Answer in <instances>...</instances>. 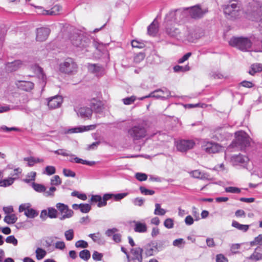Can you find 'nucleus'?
<instances>
[{"instance_id": "obj_63", "label": "nucleus", "mask_w": 262, "mask_h": 262, "mask_svg": "<svg viewBox=\"0 0 262 262\" xmlns=\"http://www.w3.org/2000/svg\"><path fill=\"white\" fill-rule=\"evenodd\" d=\"M94 242H97L100 239V233L98 232L97 233L90 234L89 235Z\"/></svg>"}, {"instance_id": "obj_35", "label": "nucleus", "mask_w": 262, "mask_h": 262, "mask_svg": "<svg viewBox=\"0 0 262 262\" xmlns=\"http://www.w3.org/2000/svg\"><path fill=\"white\" fill-rule=\"evenodd\" d=\"M79 255L80 258L85 261H87L91 257V253L88 250L84 249L79 252Z\"/></svg>"}, {"instance_id": "obj_18", "label": "nucleus", "mask_w": 262, "mask_h": 262, "mask_svg": "<svg viewBox=\"0 0 262 262\" xmlns=\"http://www.w3.org/2000/svg\"><path fill=\"white\" fill-rule=\"evenodd\" d=\"M75 110L77 115L82 118H90L92 114V110L88 107H81Z\"/></svg>"}, {"instance_id": "obj_32", "label": "nucleus", "mask_w": 262, "mask_h": 262, "mask_svg": "<svg viewBox=\"0 0 262 262\" xmlns=\"http://www.w3.org/2000/svg\"><path fill=\"white\" fill-rule=\"evenodd\" d=\"M16 178H9L0 181L1 187H8L11 185L14 181Z\"/></svg>"}, {"instance_id": "obj_38", "label": "nucleus", "mask_w": 262, "mask_h": 262, "mask_svg": "<svg viewBox=\"0 0 262 262\" xmlns=\"http://www.w3.org/2000/svg\"><path fill=\"white\" fill-rule=\"evenodd\" d=\"M91 107L97 113H100L102 110L101 102L94 100V102H91Z\"/></svg>"}, {"instance_id": "obj_50", "label": "nucleus", "mask_w": 262, "mask_h": 262, "mask_svg": "<svg viewBox=\"0 0 262 262\" xmlns=\"http://www.w3.org/2000/svg\"><path fill=\"white\" fill-rule=\"evenodd\" d=\"M61 184V179L57 175L54 176L51 180V184L52 185H59Z\"/></svg>"}, {"instance_id": "obj_16", "label": "nucleus", "mask_w": 262, "mask_h": 262, "mask_svg": "<svg viewBox=\"0 0 262 262\" xmlns=\"http://www.w3.org/2000/svg\"><path fill=\"white\" fill-rule=\"evenodd\" d=\"M50 33V29L47 27H41L36 29V39L39 41H45Z\"/></svg>"}, {"instance_id": "obj_1", "label": "nucleus", "mask_w": 262, "mask_h": 262, "mask_svg": "<svg viewBox=\"0 0 262 262\" xmlns=\"http://www.w3.org/2000/svg\"><path fill=\"white\" fill-rule=\"evenodd\" d=\"M186 12L181 10L170 11L165 16L164 21L165 31L169 36L180 39L182 31L177 26H179L186 16Z\"/></svg>"}, {"instance_id": "obj_58", "label": "nucleus", "mask_w": 262, "mask_h": 262, "mask_svg": "<svg viewBox=\"0 0 262 262\" xmlns=\"http://www.w3.org/2000/svg\"><path fill=\"white\" fill-rule=\"evenodd\" d=\"M63 173L66 177L74 178L76 174L74 172L70 169L64 168L63 169Z\"/></svg>"}, {"instance_id": "obj_14", "label": "nucleus", "mask_w": 262, "mask_h": 262, "mask_svg": "<svg viewBox=\"0 0 262 262\" xmlns=\"http://www.w3.org/2000/svg\"><path fill=\"white\" fill-rule=\"evenodd\" d=\"M111 194H104L103 198L100 195H93L91 199L92 203H98L97 206L102 207L106 205V201L111 199Z\"/></svg>"}, {"instance_id": "obj_62", "label": "nucleus", "mask_w": 262, "mask_h": 262, "mask_svg": "<svg viewBox=\"0 0 262 262\" xmlns=\"http://www.w3.org/2000/svg\"><path fill=\"white\" fill-rule=\"evenodd\" d=\"M103 257L102 254L99 253L97 251H94L93 255L92 257L94 260L99 261L101 260Z\"/></svg>"}, {"instance_id": "obj_37", "label": "nucleus", "mask_w": 262, "mask_h": 262, "mask_svg": "<svg viewBox=\"0 0 262 262\" xmlns=\"http://www.w3.org/2000/svg\"><path fill=\"white\" fill-rule=\"evenodd\" d=\"M35 253L37 259L40 260L45 257L47 254V252L43 249L40 248H37L35 251Z\"/></svg>"}, {"instance_id": "obj_28", "label": "nucleus", "mask_w": 262, "mask_h": 262, "mask_svg": "<svg viewBox=\"0 0 262 262\" xmlns=\"http://www.w3.org/2000/svg\"><path fill=\"white\" fill-rule=\"evenodd\" d=\"M262 71V64L255 63L251 66L248 72L251 75H254L255 73Z\"/></svg>"}, {"instance_id": "obj_51", "label": "nucleus", "mask_w": 262, "mask_h": 262, "mask_svg": "<svg viewBox=\"0 0 262 262\" xmlns=\"http://www.w3.org/2000/svg\"><path fill=\"white\" fill-rule=\"evenodd\" d=\"M135 178L139 181H144L147 179V175L144 173L137 172L135 174Z\"/></svg>"}, {"instance_id": "obj_47", "label": "nucleus", "mask_w": 262, "mask_h": 262, "mask_svg": "<svg viewBox=\"0 0 262 262\" xmlns=\"http://www.w3.org/2000/svg\"><path fill=\"white\" fill-rule=\"evenodd\" d=\"M136 100V97L132 96L129 97H126L122 99V101L125 105H130L133 103Z\"/></svg>"}, {"instance_id": "obj_60", "label": "nucleus", "mask_w": 262, "mask_h": 262, "mask_svg": "<svg viewBox=\"0 0 262 262\" xmlns=\"http://www.w3.org/2000/svg\"><path fill=\"white\" fill-rule=\"evenodd\" d=\"M216 262H228V260L223 254H219L216 256Z\"/></svg>"}, {"instance_id": "obj_17", "label": "nucleus", "mask_w": 262, "mask_h": 262, "mask_svg": "<svg viewBox=\"0 0 262 262\" xmlns=\"http://www.w3.org/2000/svg\"><path fill=\"white\" fill-rule=\"evenodd\" d=\"M62 102V98L61 96H55L49 99L48 105L51 109H55L59 107Z\"/></svg>"}, {"instance_id": "obj_26", "label": "nucleus", "mask_w": 262, "mask_h": 262, "mask_svg": "<svg viewBox=\"0 0 262 262\" xmlns=\"http://www.w3.org/2000/svg\"><path fill=\"white\" fill-rule=\"evenodd\" d=\"M61 10V6L59 5H56L49 10H44L43 14L45 15H56L59 13Z\"/></svg>"}, {"instance_id": "obj_6", "label": "nucleus", "mask_w": 262, "mask_h": 262, "mask_svg": "<svg viewBox=\"0 0 262 262\" xmlns=\"http://www.w3.org/2000/svg\"><path fill=\"white\" fill-rule=\"evenodd\" d=\"M78 70V65L75 60L71 58H67L59 65V70L62 73L68 74H75Z\"/></svg>"}, {"instance_id": "obj_3", "label": "nucleus", "mask_w": 262, "mask_h": 262, "mask_svg": "<svg viewBox=\"0 0 262 262\" xmlns=\"http://www.w3.org/2000/svg\"><path fill=\"white\" fill-rule=\"evenodd\" d=\"M230 46L235 47L242 51H248L252 47V41L247 37H233L229 41Z\"/></svg>"}, {"instance_id": "obj_13", "label": "nucleus", "mask_w": 262, "mask_h": 262, "mask_svg": "<svg viewBox=\"0 0 262 262\" xmlns=\"http://www.w3.org/2000/svg\"><path fill=\"white\" fill-rule=\"evenodd\" d=\"M20 212L24 211L25 215L29 218H34L38 214L37 211L35 209L30 208V204L29 203L21 204L19 207Z\"/></svg>"}, {"instance_id": "obj_4", "label": "nucleus", "mask_w": 262, "mask_h": 262, "mask_svg": "<svg viewBox=\"0 0 262 262\" xmlns=\"http://www.w3.org/2000/svg\"><path fill=\"white\" fill-rule=\"evenodd\" d=\"M223 10L226 17L232 20L239 18L242 13L240 5L235 3L224 6Z\"/></svg>"}, {"instance_id": "obj_15", "label": "nucleus", "mask_w": 262, "mask_h": 262, "mask_svg": "<svg viewBox=\"0 0 262 262\" xmlns=\"http://www.w3.org/2000/svg\"><path fill=\"white\" fill-rule=\"evenodd\" d=\"M105 234L108 237H112L113 241L116 243L121 242L122 235L119 233V230L115 227L106 230Z\"/></svg>"}, {"instance_id": "obj_42", "label": "nucleus", "mask_w": 262, "mask_h": 262, "mask_svg": "<svg viewBox=\"0 0 262 262\" xmlns=\"http://www.w3.org/2000/svg\"><path fill=\"white\" fill-rule=\"evenodd\" d=\"M262 244V234H259L257 236L254 238V240L250 242L251 246H254L256 245H261Z\"/></svg>"}, {"instance_id": "obj_19", "label": "nucleus", "mask_w": 262, "mask_h": 262, "mask_svg": "<svg viewBox=\"0 0 262 262\" xmlns=\"http://www.w3.org/2000/svg\"><path fill=\"white\" fill-rule=\"evenodd\" d=\"M21 61L19 60L8 62L6 64V69L8 72H12L17 70L21 66Z\"/></svg>"}, {"instance_id": "obj_34", "label": "nucleus", "mask_w": 262, "mask_h": 262, "mask_svg": "<svg viewBox=\"0 0 262 262\" xmlns=\"http://www.w3.org/2000/svg\"><path fill=\"white\" fill-rule=\"evenodd\" d=\"M17 220V217L14 214L7 215L4 221L8 224H12L15 223Z\"/></svg>"}, {"instance_id": "obj_61", "label": "nucleus", "mask_w": 262, "mask_h": 262, "mask_svg": "<svg viewBox=\"0 0 262 262\" xmlns=\"http://www.w3.org/2000/svg\"><path fill=\"white\" fill-rule=\"evenodd\" d=\"M56 190V188L54 187H51L49 188V190H46L44 191L45 194L46 196H54V193Z\"/></svg>"}, {"instance_id": "obj_24", "label": "nucleus", "mask_w": 262, "mask_h": 262, "mask_svg": "<svg viewBox=\"0 0 262 262\" xmlns=\"http://www.w3.org/2000/svg\"><path fill=\"white\" fill-rule=\"evenodd\" d=\"M231 160L235 164H245L249 161L248 157L241 154L233 156Z\"/></svg>"}, {"instance_id": "obj_59", "label": "nucleus", "mask_w": 262, "mask_h": 262, "mask_svg": "<svg viewBox=\"0 0 262 262\" xmlns=\"http://www.w3.org/2000/svg\"><path fill=\"white\" fill-rule=\"evenodd\" d=\"M6 242L7 243L13 244L15 246L17 244V240L13 235H10L7 237L6 239Z\"/></svg>"}, {"instance_id": "obj_5", "label": "nucleus", "mask_w": 262, "mask_h": 262, "mask_svg": "<svg viewBox=\"0 0 262 262\" xmlns=\"http://www.w3.org/2000/svg\"><path fill=\"white\" fill-rule=\"evenodd\" d=\"M249 144L250 139L245 132L238 131L235 133V139L231 144L232 147L239 148L241 150H243Z\"/></svg>"}, {"instance_id": "obj_2", "label": "nucleus", "mask_w": 262, "mask_h": 262, "mask_svg": "<svg viewBox=\"0 0 262 262\" xmlns=\"http://www.w3.org/2000/svg\"><path fill=\"white\" fill-rule=\"evenodd\" d=\"M128 136L134 141L144 138L147 134L145 123H139L133 125L127 131Z\"/></svg>"}, {"instance_id": "obj_7", "label": "nucleus", "mask_w": 262, "mask_h": 262, "mask_svg": "<svg viewBox=\"0 0 262 262\" xmlns=\"http://www.w3.org/2000/svg\"><path fill=\"white\" fill-rule=\"evenodd\" d=\"M72 44L77 47L85 48L90 42L89 39L82 33H75L71 37Z\"/></svg>"}, {"instance_id": "obj_57", "label": "nucleus", "mask_w": 262, "mask_h": 262, "mask_svg": "<svg viewBox=\"0 0 262 262\" xmlns=\"http://www.w3.org/2000/svg\"><path fill=\"white\" fill-rule=\"evenodd\" d=\"M36 176L35 172H31L27 175V178L24 180V182L29 183L31 181H34Z\"/></svg>"}, {"instance_id": "obj_64", "label": "nucleus", "mask_w": 262, "mask_h": 262, "mask_svg": "<svg viewBox=\"0 0 262 262\" xmlns=\"http://www.w3.org/2000/svg\"><path fill=\"white\" fill-rule=\"evenodd\" d=\"M133 202L135 205L141 206L143 204L144 200L142 198H137Z\"/></svg>"}, {"instance_id": "obj_22", "label": "nucleus", "mask_w": 262, "mask_h": 262, "mask_svg": "<svg viewBox=\"0 0 262 262\" xmlns=\"http://www.w3.org/2000/svg\"><path fill=\"white\" fill-rule=\"evenodd\" d=\"M133 223L135 224L134 231L138 233H145L147 230V227L145 223L134 221Z\"/></svg>"}, {"instance_id": "obj_44", "label": "nucleus", "mask_w": 262, "mask_h": 262, "mask_svg": "<svg viewBox=\"0 0 262 262\" xmlns=\"http://www.w3.org/2000/svg\"><path fill=\"white\" fill-rule=\"evenodd\" d=\"M140 190L142 194L146 195H152L155 194V191L146 188L144 186L140 187Z\"/></svg>"}, {"instance_id": "obj_49", "label": "nucleus", "mask_w": 262, "mask_h": 262, "mask_svg": "<svg viewBox=\"0 0 262 262\" xmlns=\"http://www.w3.org/2000/svg\"><path fill=\"white\" fill-rule=\"evenodd\" d=\"M64 236L67 241H72L74 238V231L73 229H69L64 232Z\"/></svg>"}, {"instance_id": "obj_33", "label": "nucleus", "mask_w": 262, "mask_h": 262, "mask_svg": "<svg viewBox=\"0 0 262 262\" xmlns=\"http://www.w3.org/2000/svg\"><path fill=\"white\" fill-rule=\"evenodd\" d=\"M24 160L28 162V165L29 166H32L35 163L42 162L43 161V160L42 159L35 158L33 157L25 158Z\"/></svg>"}, {"instance_id": "obj_25", "label": "nucleus", "mask_w": 262, "mask_h": 262, "mask_svg": "<svg viewBox=\"0 0 262 262\" xmlns=\"http://www.w3.org/2000/svg\"><path fill=\"white\" fill-rule=\"evenodd\" d=\"M95 127V125H89L86 126H82L79 127H75L69 129L68 131V133H80L84 131L89 130L90 129H94Z\"/></svg>"}, {"instance_id": "obj_43", "label": "nucleus", "mask_w": 262, "mask_h": 262, "mask_svg": "<svg viewBox=\"0 0 262 262\" xmlns=\"http://www.w3.org/2000/svg\"><path fill=\"white\" fill-rule=\"evenodd\" d=\"M32 187L33 189L39 192H43L46 191V187L44 185L35 183H32Z\"/></svg>"}, {"instance_id": "obj_30", "label": "nucleus", "mask_w": 262, "mask_h": 262, "mask_svg": "<svg viewBox=\"0 0 262 262\" xmlns=\"http://www.w3.org/2000/svg\"><path fill=\"white\" fill-rule=\"evenodd\" d=\"M36 72L38 74V78L40 80L41 85L44 86L46 84V77L43 72L42 68L37 66L36 67Z\"/></svg>"}, {"instance_id": "obj_27", "label": "nucleus", "mask_w": 262, "mask_h": 262, "mask_svg": "<svg viewBox=\"0 0 262 262\" xmlns=\"http://www.w3.org/2000/svg\"><path fill=\"white\" fill-rule=\"evenodd\" d=\"M158 31V23L156 19L148 27L147 32L150 35H155Z\"/></svg>"}, {"instance_id": "obj_48", "label": "nucleus", "mask_w": 262, "mask_h": 262, "mask_svg": "<svg viewBox=\"0 0 262 262\" xmlns=\"http://www.w3.org/2000/svg\"><path fill=\"white\" fill-rule=\"evenodd\" d=\"M164 226L167 229H171L174 226L173 220L171 218L166 219L164 222Z\"/></svg>"}, {"instance_id": "obj_46", "label": "nucleus", "mask_w": 262, "mask_h": 262, "mask_svg": "<svg viewBox=\"0 0 262 262\" xmlns=\"http://www.w3.org/2000/svg\"><path fill=\"white\" fill-rule=\"evenodd\" d=\"M108 194H111V199L114 198L115 200L116 201H119L120 200L124 198H125L127 195V193H117V194H113V193H108Z\"/></svg>"}, {"instance_id": "obj_39", "label": "nucleus", "mask_w": 262, "mask_h": 262, "mask_svg": "<svg viewBox=\"0 0 262 262\" xmlns=\"http://www.w3.org/2000/svg\"><path fill=\"white\" fill-rule=\"evenodd\" d=\"M74 162L76 163H81L82 164H85L89 166H93L95 164V161H89L87 160H83L78 157H75L74 158Z\"/></svg>"}, {"instance_id": "obj_10", "label": "nucleus", "mask_w": 262, "mask_h": 262, "mask_svg": "<svg viewBox=\"0 0 262 262\" xmlns=\"http://www.w3.org/2000/svg\"><path fill=\"white\" fill-rule=\"evenodd\" d=\"M187 9H189L191 17L195 19L201 18L208 11L207 8L202 9L199 5L188 8Z\"/></svg>"}, {"instance_id": "obj_52", "label": "nucleus", "mask_w": 262, "mask_h": 262, "mask_svg": "<svg viewBox=\"0 0 262 262\" xmlns=\"http://www.w3.org/2000/svg\"><path fill=\"white\" fill-rule=\"evenodd\" d=\"M75 247L80 248H86L88 247V244L83 240H79L76 242Z\"/></svg>"}, {"instance_id": "obj_31", "label": "nucleus", "mask_w": 262, "mask_h": 262, "mask_svg": "<svg viewBox=\"0 0 262 262\" xmlns=\"http://www.w3.org/2000/svg\"><path fill=\"white\" fill-rule=\"evenodd\" d=\"M162 89L164 91V92L161 93L162 94L165 95L166 96H162V95L159 94L158 93H156L155 94V98L165 100L171 97L170 92L168 90H167L166 88H163Z\"/></svg>"}, {"instance_id": "obj_9", "label": "nucleus", "mask_w": 262, "mask_h": 262, "mask_svg": "<svg viewBox=\"0 0 262 262\" xmlns=\"http://www.w3.org/2000/svg\"><path fill=\"white\" fill-rule=\"evenodd\" d=\"M202 150L208 154H215L222 150V147L218 143L208 141H204L202 144Z\"/></svg>"}, {"instance_id": "obj_55", "label": "nucleus", "mask_w": 262, "mask_h": 262, "mask_svg": "<svg viewBox=\"0 0 262 262\" xmlns=\"http://www.w3.org/2000/svg\"><path fill=\"white\" fill-rule=\"evenodd\" d=\"M91 209V206L88 204H81L80 211L82 213H88Z\"/></svg>"}, {"instance_id": "obj_45", "label": "nucleus", "mask_w": 262, "mask_h": 262, "mask_svg": "<svg viewBox=\"0 0 262 262\" xmlns=\"http://www.w3.org/2000/svg\"><path fill=\"white\" fill-rule=\"evenodd\" d=\"M71 195L72 196H75L78 198L79 199H81L83 201H85L87 199V196L84 193H80L79 192L77 191H74L71 193Z\"/></svg>"}, {"instance_id": "obj_53", "label": "nucleus", "mask_w": 262, "mask_h": 262, "mask_svg": "<svg viewBox=\"0 0 262 262\" xmlns=\"http://www.w3.org/2000/svg\"><path fill=\"white\" fill-rule=\"evenodd\" d=\"M56 172V169L54 166H47L45 168V172L47 174L50 176Z\"/></svg>"}, {"instance_id": "obj_29", "label": "nucleus", "mask_w": 262, "mask_h": 262, "mask_svg": "<svg viewBox=\"0 0 262 262\" xmlns=\"http://www.w3.org/2000/svg\"><path fill=\"white\" fill-rule=\"evenodd\" d=\"M232 226L244 232L247 231L249 228V225L241 224L236 221H232Z\"/></svg>"}, {"instance_id": "obj_40", "label": "nucleus", "mask_w": 262, "mask_h": 262, "mask_svg": "<svg viewBox=\"0 0 262 262\" xmlns=\"http://www.w3.org/2000/svg\"><path fill=\"white\" fill-rule=\"evenodd\" d=\"M192 177L198 179H208L206 177V174L205 173H202L199 170H195L194 171H192L191 173Z\"/></svg>"}, {"instance_id": "obj_11", "label": "nucleus", "mask_w": 262, "mask_h": 262, "mask_svg": "<svg viewBox=\"0 0 262 262\" xmlns=\"http://www.w3.org/2000/svg\"><path fill=\"white\" fill-rule=\"evenodd\" d=\"M195 144L194 141L192 140H181L177 142L176 147L178 151L185 152L193 148Z\"/></svg>"}, {"instance_id": "obj_20", "label": "nucleus", "mask_w": 262, "mask_h": 262, "mask_svg": "<svg viewBox=\"0 0 262 262\" xmlns=\"http://www.w3.org/2000/svg\"><path fill=\"white\" fill-rule=\"evenodd\" d=\"M143 250L140 248H136L131 250L132 259L137 260L138 262H142V252Z\"/></svg>"}, {"instance_id": "obj_54", "label": "nucleus", "mask_w": 262, "mask_h": 262, "mask_svg": "<svg viewBox=\"0 0 262 262\" xmlns=\"http://www.w3.org/2000/svg\"><path fill=\"white\" fill-rule=\"evenodd\" d=\"M225 191L227 192L233 193H239L241 192L239 188L235 187H228L225 188Z\"/></svg>"}, {"instance_id": "obj_21", "label": "nucleus", "mask_w": 262, "mask_h": 262, "mask_svg": "<svg viewBox=\"0 0 262 262\" xmlns=\"http://www.w3.org/2000/svg\"><path fill=\"white\" fill-rule=\"evenodd\" d=\"M89 71L97 75H102L103 72V68L102 66L98 64H89L88 66Z\"/></svg>"}, {"instance_id": "obj_23", "label": "nucleus", "mask_w": 262, "mask_h": 262, "mask_svg": "<svg viewBox=\"0 0 262 262\" xmlns=\"http://www.w3.org/2000/svg\"><path fill=\"white\" fill-rule=\"evenodd\" d=\"M17 85L19 88L25 91H30L34 88V83L28 81H20Z\"/></svg>"}, {"instance_id": "obj_41", "label": "nucleus", "mask_w": 262, "mask_h": 262, "mask_svg": "<svg viewBox=\"0 0 262 262\" xmlns=\"http://www.w3.org/2000/svg\"><path fill=\"white\" fill-rule=\"evenodd\" d=\"M58 212L54 208H48V216L51 219H55L57 217Z\"/></svg>"}, {"instance_id": "obj_12", "label": "nucleus", "mask_w": 262, "mask_h": 262, "mask_svg": "<svg viewBox=\"0 0 262 262\" xmlns=\"http://www.w3.org/2000/svg\"><path fill=\"white\" fill-rule=\"evenodd\" d=\"M56 207L60 213L62 214L59 218L60 220H64L66 219L70 218L73 216L74 213L73 211L69 209L68 205L63 203H58L56 204Z\"/></svg>"}, {"instance_id": "obj_8", "label": "nucleus", "mask_w": 262, "mask_h": 262, "mask_svg": "<svg viewBox=\"0 0 262 262\" xmlns=\"http://www.w3.org/2000/svg\"><path fill=\"white\" fill-rule=\"evenodd\" d=\"M200 37V34L196 33L195 29L186 27L183 29L180 39H184L189 42H193Z\"/></svg>"}, {"instance_id": "obj_56", "label": "nucleus", "mask_w": 262, "mask_h": 262, "mask_svg": "<svg viewBox=\"0 0 262 262\" xmlns=\"http://www.w3.org/2000/svg\"><path fill=\"white\" fill-rule=\"evenodd\" d=\"M132 46L133 48L142 49L144 47L145 45L143 42L138 41L136 40H133L132 41Z\"/></svg>"}, {"instance_id": "obj_36", "label": "nucleus", "mask_w": 262, "mask_h": 262, "mask_svg": "<svg viewBox=\"0 0 262 262\" xmlns=\"http://www.w3.org/2000/svg\"><path fill=\"white\" fill-rule=\"evenodd\" d=\"M166 212V210L161 207L160 204L156 203L155 204V209L154 211V214L155 215L162 216L165 215Z\"/></svg>"}]
</instances>
